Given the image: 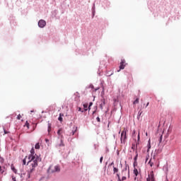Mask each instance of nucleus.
I'll return each mask as SVG.
<instances>
[{
    "label": "nucleus",
    "instance_id": "f257e3e1",
    "mask_svg": "<svg viewBox=\"0 0 181 181\" xmlns=\"http://www.w3.org/2000/svg\"><path fill=\"white\" fill-rule=\"evenodd\" d=\"M37 158H31V160H34L33 162H29L28 161V165H30L31 168H30L29 170H28L27 173H28V179H30V176H32V173L35 172V168L37 167V162L36 161Z\"/></svg>",
    "mask_w": 181,
    "mask_h": 181
},
{
    "label": "nucleus",
    "instance_id": "f03ea898",
    "mask_svg": "<svg viewBox=\"0 0 181 181\" xmlns=\"http://www.w3.org/2000/svg\"><path fill=\"white\" fill-rule=\"evenodd\" d=\"M30 155L28 156V162H35V160H32V158L33 159H36V162H39L40 159L39 156L36 154H35V148H32L30 151Z\"/></svg>",
    "mask_w": 181,
    "mask_h": 181
},
{
    "label": "nucleus",
    "instance_id": "7ed1b4c3",
    "mask_svg": "<svg viewBox=\"0 0 181 181\" xmlns=\"http://www.w3.org/2000/svg\"><path fill=\"white\" fill-rule=\"evenodd\" d=\"M49 173H56V172H60V165H50L48 169Z\"/></svg>",
    "mask_w": 181,
    "mask_h": 181
},
{
    "label": "nucleus",
    "instance_id": "20e7f679",
    "mask_svg": "<svg viewBox=\"0 0 181 181\" xmlns=\"http://www.w3.org/2000/svg\"><path fill=\"white\" fill-rule=\"evenodd\" d=\"M146 181H155V175L153 174V171H151L146 178Z\"/></svg>",
    "mask_w": 181,
    "mask_h": 181
},
{
    "label": "nucleus",
    "instance_id": "39448f33",
    "mask_svg": "<svg viewBox=\"0 0 181 181\" xmlns=\"http://www.w3.org/2000/svg\"><path fill=\"white\" fill-rule=\"evenodd\" d=\"M121 142H125L127 140V130H124L121 134Z\"/></svg>",
    "mask_w": 181,
    "mask_h": 181
},
{
    "label": "nucleus",
    "instance_id": "423d86ee",
    "mask_svg": "<svg viewBox=\"0 0 181 181\" xmlns=\"http://www.w3.org/2000/svg\"><path fill=\"white\" fill-rule=\"evenodd\" d=\"M125 59H122L120 62L119 70H118L117 71L119 72L120 70H124V69H125Z\"/></svg>",
    "mask_w": 181,
    "mask_h": 181
},
{
    "label": "nucleus",
    "instance_id": "0eeeda50",
    "mask_svg": "<svg viewBox=\"0 0 181 181\" xmlns=\"http://www.w3.org/2000/svg\"><path fill=\"white\" fill-rule=\"evenodd\" d=\"M39 28H45L46 26V21L45 20H40L38 22Z\"/></svg>",
    "mask_w": 181,
    "mask_h": 181
},
{
    "label": "nucleus",
    "instance_id": "6e6552de",
    "mask_svg": "<svg viewBox=\"0 0 181 181\" xmlns=\"http://www.w3.org/2000/svg\"><path fill=\"white\" fill-rule=\"evenodd\" d=\"M48 135H50V132H52V123L48 122Z\"/></svg>",
    "mask_w": 181,
    "mask_h": 181
},
{
    "label": "nucleus",
    "instance_id": "1a4fd4ad",
    "mask_svg": "<svg viewBox=\"0 0 181 181\" xmlns=\"http://www.w3.org/2000/svg\"><path fill=\"white\" fill-rule=\"evenodd\" d=\"M57 134H58L59 136H61V138H63V135H62V134H63V129H59L57 132Z\"/></svg>",
    "mask_w": 181,
    "mask_h": 181
},
{
    "label": "nucleus",
    "instance_id": "9d476101",
    "mask_svg": "<svg viewBox=\"0 0 181 181\" xmlns=\"http://www.w3.org/2000/svg\"><path fill=\"white\" fill-rule=\"evenodd\" d=\"M83 108H84V111H87V108H88V104L85 103L83 104Z\"/></svg>",
    "mask_w": 181,
    "mask_h": 181
},
{
    "label": "nucleus",
    "instance_id": "9b49d317",
    "mask_svg": "<svg viewBox=\"0 0 181 181\" xmlns=\"http://www.w3.org/2000/svg\"><path fill=\"white\" fill-rule=\"evenodd\" d=\"M35 148L36 149H40V143H37L35 146Z\"/></svg>",
    "mask_w": 181,
    "mask_h": 181
},
{
    "label": "nucleus",
    "instance_id": "f8f14e48",
    "mask_svg": "<svg viewBox=\"0 0 181 181\" xmlns=\"http://www.w3.org/2000/svg\"><path fill=\"white\" fill-rule=\"evenodd\" d=\"M150 148H151V139L148 140L147 152H149Z\"/></svg>",
    "mask_w": 181,
    "mask_h": 181
},
{
    "label": "nucleus",
    "instance_id": "ddd939ff",
    "mask_svg": "<svg viewBox=\"0 0 181 181\" xmlns=\"http://www.w3.org/2000/svg\"><path fill=\"white\" fill-rule=\"evenodd\" d=\"M139 98H136L134 101V103H133V104H139Z\"/></svg>",
    "mask_w": 181,
    "mask_h": 181
},
{
    "label": "nucleus",
    "instance_id": "4468645a",
    "mask_svg": "<svg viewBox=\"0 0 181 181\" xmlns=\"http://www.w3.org/2000/svg\"><path fill=\"white\" fill-rule=\"evenodd\" d=\"M118 173V168L113 167V173Z\"/></svg>",
    "mask_w": 181,
    "mask_h": 181
},
{
    "label": "nucleus",
    "instance_id": "2eb2a0df",
    "mask_svg": "<svg viewBox=\"0 0 181 181\" xmlns=\"http://www.w3.org/2000/svg\"><path fill=\"white\" fill-rule=\"evenodd\" d=\"M134 173L135 176H138V170L136 168H134Z\"/></svg>",
    "mask_w": 181,
    "mask_h": 181
},
{
    "label": "nucleus",
    "instance_id": "dca6fc26",
    "mask_svg": "<svg viewBox=\"0 0 181 181\" xmlns=\"http://www.w3.org/2000/svg\"><path fill=\"white\" fill-rule=\"evenodd\" d=\"M148 165H150L151 167L153 166V162H152V159H151L148 162Z\"/></svg>",
    "mask_w": 181,
    "mask_h": 181
},
{
    "label": "nucleus",
    "instance_id": "f3484780",
    "mask_svg": "<svg viewBox=\"0 0 181 181\" xmlns=\"http://www.w3.org/2000/svg\"><path fill=\"white\" fill-rule=\"evenodd\" d=\"M11 170H13V172H14V173H16L17 170L15 169V166L11 165Z\"/></svg>",
    "mask_w": 181,
    "mask_h": 181
},
{
    "label": "nucleus",
    "instance_id": "a211bd4d",
    "mask_svg": "<svg viewBox=\"0 0 181 181\" xmlns=\"http://www.w3.org/2000/svg\"><path fill=\"white\" fill-rule=\"evenodd\" d=\"M26 158H28V156H25V158L23 160V165H26Z\"/></svg>",
    "mask_w": 181,
    "mask_h": 181
},
{
    "label": "nucleus",
    "instance_id": "6ab92c4d",
    "mask_svg": "<svg viewBox=\"0 0 181 181\" xmlns=\"http://www.w3.org/2000/svg\"><path fill=\"white\" fill-rule=\"evenodd\" d=\"M127 169L129 170V166L127 165L126 168H124V170H127ZM128 175H129V170H128Z\"/></svg>",
    "mask_w": 181,
    "mask_h": 181
},
{
    "label": "nucleus",
    "instance_id": "aec40b11",
    "mask_svg": "<svg viewBox=\"0 0 181 181\" xmlns=\"http://www.w3.org/2000/svg\"><path fill=\"white\" fill-rule=\"evenodd\" d=\"M59 121H60L62 122V121H63V117H62V114H60V116L58 118Z\"/></svg>",
    "mask_w": 181,
    "mask_h": 181
},
{
    "label": "nucleus",
    "instance_id": "412c9836",
    "mask_svg": "<svg viewBox=\"0 0 181 181\" xmlns=\"http://www.w3.org/2000/svg\"><path fill=\"white\" fill-rule=\"evenodd\" d=\"M135 134H136V131L133 130V132H132V137H133V138H134V137L136 136Z\"/></svg>",
    "mask_w": 181,
    "mask_h": 181
},
{
    "label": "nucleus",
    "instance_id": "4be33fe9",
    "mask_svg": "<svg viewBox=\"0 0 181 181\" xmlns=\"http://www.w3.org/2000/svg\"><path fill=\"white\" fill-rule=\"evenodd\" d=\"M78 111H79L81 112H84V110H83V109H81V107H78Z\"/></svg>",
    "mask_w": 181,
    "mask_h": 181
},
{
    "label": "nucleus",
    "instance_id": "5701e85b",
    "mask_svg": "<svg viewBox=\"0 0 181 181\" xmlns=\"http://www.w3.org/2000/svg\"><path fill=\"white\" fill-rule=\"evenodd\" d=\"M25 127H27L28 129H29V122H25Z\"/></svg>",
    "mask_w": 181,
    "mask_h": 181
},
{
    "label": "nucleus",
    "instance_id": "b1692460",
    "mask_svg": "<svg viewBox=\"0 0 181 181\" xmlns=\"http://www.w3.org/2000/svg\"><path fill=\"white\" fill-rule=\"evenodd\" d=\"M162 139H163V136L160 135V139H159V144H160V142H162Z\"/></svg>",
    "mask_w": 181,
    "mask_h": 181
},
{
    "label": "nucleus",
    "instance_id": "393cba45",
    "mask_svg": "<svg viewBox=\"0 0 181 181\" xmlns=\"http://www.w3.org/2000/svg\"><path fill=\"white\" fill-rule=\"evenodd\" d=\"M103 159H104V157H100V163H103Z\"/></svg>",
    "mask_w": 181,
    "mask_h": 181
},
{
    "label": "nucleus",
    "instance_id": "a878e982",
    "mask_svg": "<svg viewBox=\"0 0 181 181\" xmlns=\"http://www.w3.org/2000/svg\"><path fill=\"white\" fill-rule=\"evenodd\" d=\"M64 146V144H63V139H61V145H60V146Z\"/></svg>",
    "mask_w": 181,
    "mask_h": 181
},
{
    "label": "nucleus",
    "instance_id": "bb28decb",
    "mask_svg": "<svg viewBox=\"0 0 181 181\" xmlns=\"http://www.w3.org/2000/svg\"><path fill=\"white\" fill-rule=\"evenodd\" d=\"M76 131H77V127L75 128L74 131H72V135H74Z\"/></svg>",
    "mask_w": 181,
    "mask_h": 181
},
{
    "label": "nucleus",
    "instance_id": "cd10ccee",
    "mask_svg": "<svg viewBox=\"0 0 181 181\" xmlns=\"http://www.w3.org/2000/svg\"><path fill=\"white\" fill-rule=\"evenodd\" d=\"M21 118H22V116H21V115H18L17 116V119H21Z\"/></svg>",
    "mask_w": 181,
    "mask_h": 181
},
{
    "label": "nucleus",
    "instance_id": "c85d7f7f",
    "mask_svg": "<svg viewBox=\"0 0 181 181\" xmlns=\"http://www.w3.org/2000/svg\"><path fill=\"white\" fill-rule=\"evenodd\" d=\"M96 120L98 121V122H101V120L100 119L99 117H96Z\"/></svg>",
    "mask_w": 181,
    "mask_h": 181
},
{
    "label": "nucleus",
    "instance_id": "c756f323",
    "mask_svg": "<svg viewBox=\"0 0 181 181\" xmlns=\"http://www.w3.org/2000/svg\"><path fill=\"white\" fill-rule=\"evenodd\" d=\"M122 180L124 181V180H127V177L124 176L122 177Z\"/></svg>",
    "mask_w": 181,
    "mask_h": 181
},
{
    "label": "nucleus",
    "instance_id": "7c9ffc66",
    "mask_svg": "<svg viewBox=\"0 0 181 181\" xmlns=\"http://www.w3.org/2000/svg\"><path fill=\"white\" fill-rule=\"evenodd\" d=\"M91 105H93V103H92V102H90V104H89L88 110H90V107H91Z\"/></svg>",
    "mask_w": 181,
    "mask_h": 181
},
{
    "label": "nucleus",
    "instance_id": "2f4dec72",
    "mask_svg": "<svg viewBox=\"0 0 181 181\" xmlns=\"http://www.w3.org/2000/svg\"><path fill=\"white\" fill-rule=\"evenodd\" d=\"M102 101H103V105H105V99H103Z\"/></svg>",
    "mask_w": 181,
    "mask_h": 181
},
{
    "label": "nucleus",
    "instance_id": "473e14b6",
    "mask_svg": "<svg viewBox=\"0 0 181 181\" xmlns=\"http://www.w3.org/2000/svg\"><path fill=\"white\" fill-rule=\"evenodd\" d=\"M132 149L135 150V144H132Z\"/></svg>",
    "mask_w": 181,
    "mask_h": 181
},
{
    "label": "nucleus",
    "instance_id": "72a5a7b5",
    "mask_svg": "<svg viewBox=\"0 0 181 181\" xmlns=\"http://www.w3.org/2000/svg\"><path fill=\"white\" fill-rule=\"evenodd\" d=\"M4 134H8V132L5 129H4Z\"/></svg>",
    "mask_w": 181,
    "mask_h": 181
},
{
    "label": "nucleus",
    "instance_id": "f704fd0d",
    "mask_svg": "<svg viewBox=\"0 0 181 181\" xmlns=\"http://www.w3.org/2000/svg\"><path fill=\"white\" fill-rule=\"evenodd\" d=\"M137 158H138V154H136V156H135L134 160H136Z\"/></svg>",
    "mask_w": 181,
    "mask_h": 181
},
{
    "label": "nucleus",
    "instance_id": "c9c22d12",
    "mask_svg": "<svg viewBox=\"0 0 181 181\" xmlns=\"http://www.w3.org/2000/svg\"><path fill=\"white\" fill-rule=\"evenodd\" d=\"M117 176L118 179H119V177H121L119 176V174H117Z\"/></svg>",
    "mask_w": 181,
    "mask_h": 181
},
{
    "label": "nucleus",
    "instance_id": "e433bc0d",
    "mask_svg": "<svg viewBox=\"0 0 181 181\" xmlns=\"http://www.w3.org/2000/svg\"><path fill=\"white\" fill-rule=\"evenodd\" d=\"M45 141L49 142V139H45Z\"/></svg>",
    "mask_w": 181,
    "mask_h": 181
},
{
    "label": "nucleus",
    "instance_id": "4c0bfd02",
    "mask_svg": "<svg viewBox=\"0 0 181 181\" xmlns=\"http://www.w3.org/2000/svg\"><path fill=\"white\" fill-rule=\"evenodd\" d=\"M148 105H149V102H148V103H147V104H146V107H148Z\"/></svg>",
    "mask_w": 181,
    "mask_h": 181
},
{
    "label": "nucleus",
    "instance_id": "58836bf2",
    "mask_svg": "<svg viewBox=\"0 0 181 181\" xmlns=\"http://www.w3.org/2000/svg\"><path fill=\"white\" fill-rule=\"evenodd\" d=\"M141 114H142V112H139V116H141Z\"/></svg>",
    "mask_w": 181,
    "mask_h": 181
},
{
    "label": "nucleus",
    "instance_id": "ea45409f",
    "mask_svg": "<svg viewBox=\"0 0 181 181\" xmlns=\"http://www.w3.org/2000/svg\"><path fill=\"white\" fill-rule=\"evenodd\" d=\"M118 181H121V177H119Z\"/></svg>",
    "mask_w": 181,
    "mask_h": 181
},
{
    "label": "nucleus",
    "instance_id": "a19ab883",
    "mask_svg": "<svg viewBox=\"0 0 181 181\" xmlns=\"http://www.w3.org/2000/svg\"><path fill=\"white\" fill-rule=\"evenodd\" d=\"M138 139H139V135H138Z\"/></svg>",
    "mask_w": 181,
    "mask_h": 181
},
{
    "label": "nucleus",
    "instance_id": "79ce46f5",
    "mask_svg": "<svg viewBox=\"0 0 181 181\" xmlns=\"http://www.w3.org/2000/svg\"><path fill=\"white\" fill-rule=\"evenodd\" d=\"M97 90H98V88L95 89V91H97Z\"/></svg>",
    "mask_w": 181,
    "mask_h": 181
},
{
    "label": "nucleus",
    "instance_id": "37998d69",
    "mask_svg": "<svg viewBox=\"0 0 181 181\" xmlns=\"http://www.w3.org/2000/svg\"><path fill=\"white\" fill-rule=\"evenodd\" d=\"M110 165H114V163H112Z\"/></svg>",
    "mask_w": 181,
    "mask_h": 181
},
{
    "label": "nucleus",
    "instance_id": "c03bdc74",
    "mask_svg": "<svg viewBox=\"0 0 181 181\" xmlns=\"http://www.w3.org/2000/svg\"><path fill=\"white\" fill-rule=\"evenodd\" d=\"M100 107H103V105H100Z\"/></svg>",
    "mask_w": 181,
    "mask_h": 181
},
{
    "label": "nucleus",
    "instance_id": "a18cd8bd",
    "mask_svg": "<svg viewBox=\"0 0 181 181\" xmlns=\"http://www.w3.org/2000/svg\"><path fill=\"white\" fill-rule=\"evenodd\" d=\"M148 160V158H146V161H147Z\"/></svg>",
    "mask_w": 181,
    "mask_h": 181
}]
</instances>
